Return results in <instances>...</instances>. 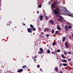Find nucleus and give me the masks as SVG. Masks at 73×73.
<instances>
[{"label": "nucleus", "instance_id": "1", "mask_svg": "<svg viewBox=\"0 0 73 73\" xmlns=\"http://www.w3.org/2000/svg\"><path fill=\"white\" fill-rule=\"evenodd\" d=\"M54 13L55 15V16H57V14L60 15V12H59V10L57 9H55L54 10Z\"/></svg>", "mask_w": 73, "mask_h": 73}, {"label": "nucleus", "instance_id": "2", "mask_svg": "<svg viewBox=\"0 0 73 73\" xmlns=\"http://www.w3.org/2000/svg\"><path fill=\"white\" fill-rule=\"evenodd\" d=\"M27 30L29 33H32V29L31 28H27Z\"/></svg>", "mask_w": 73, "mask_h": 73}, {"label": "nucleus", "instance_id": "3", "mask_svg": "<svg viewBox=\"0 0 73 73\" xmlns=\"http://www.w3.org/2000/svg\"><path fill=\"white\" fill-rule=\"evenodd\" d=\"M30 26L32 28V30H33V31H36V29L34 28V26H33V25H30Z\"/></svg>", "mask_w": 73, "mask_h": 73}, {"label": "nucleus", "instance_id": "4", "mask_svg": "<svg viewBox=\"0 0 73 73\" xmlns=\"http://www.w3.org/2000/svg\"><path fill=\"white\" fill-rule=\"evenodd\" d=\"M44 31L45 32H46V31L48 32L49 31V29L48 28H46L44 29Z\"/></svg>", "mask_w": 73, "mask_h": 73}, {"label": "nucleus", "instance_id": "5", "mask_svg": "<svg viewBox=\"0 0 73 73\" xmlns=\"http://www.w3.org/2000/svg\"><path fill=\"white\" fill-rule=\"evenodd\" d=\"M65 46H66V48H68L69 46V44H68V43L67 42H65L64 44Z\"/></svg>", "mask_w": 73, "mask_h": 73}, {"label": "nucleus", "instance_id": "6", "mask_svg": "<svg viewBox=\"0 0 73 73\" xmlns=\"http://www.w3.org/2000/svg\"><path fill=\"white\" fill-rule=\"evenodd\" d=\"M23 71V69H19L17 70L18 72H19V73H21Z\"/></svg>", "mask_w": 73, "mask_h": 73}, {"label": "nucleus", "instance_id": "7", "mask_svg": "<svg viewBox=\"0 0 73 73\" xmlns=\"http://www.w3.org/2000/svg\"><path fill=\"white\" fill-rule=\"evenodd\" d=\"M50 23L51 24H53L54 22H53V21L51 19L49 20V21Z\"/></svg>", "mask_w": 73, "mask_h": 73}, {"label": "nucleus", "instance_id": "8", "mask_svg": "<svg viewBox=\"0 0 73 73\" xmlns=\"http://www.w3.org/2000/svg\"><path fill=\"white\" fill-rule=\"evenodd\" d=\"M65 29L66 31H69V29H68V26H65Z\"/></svg>", "mask_w": 73, "mask_h": 73}, {"label": "nucleus", "instance_id": "9", "mask_svg": "<svg viewBox=\"0 0 73 73\" xmlns=\"http://www.w3.org/2000/svg\"><path fill=\"white\" fill-rule=\"evenodd\" d=\"M12 23V21H8V23H7V25L8 26V25H10V24Z\"/></svg>", "mask_w": 73, "mask_h": 73}, {"label": "nucleus", "instance_id": "10", "mask_svg": "<svg viewBox=\"0 0 73 73\" xmlns=\"http://www.w3.org/2000/svg\"><path fill=\"white\" fill-rule=\"evenodd\" d=\"M56 72H58V67L57 66L55 67L54 68Z\"/></svg>", "mask_w": 73, "mask_h": 73}, {"label": "nucleus", "instance_id": "11", "mask_svg": "<svg viewBox=\"0 0 73 73\" xmlns=\"http://www.w3.org/2000/svg\"><path fill=\"white\" fill-rule=\"evenodd\" d=\"M44 17V16H43V15L41 16V15H40V20H41V21H42V19H43V18H42V17Z\"/></svg>", "mask_w": 73, "mask_h": 73}, {"label": "nucleus", "instance_id": "12", "mask_svg": "<svg viewBox=\"0 0 73 73\" xmlns=\"http://www.w3.org/2000/svg\"><path fill=\"white\" fill-rule=\"evenodd\" d=\"M54 4H55V3H52V5H51V9H53V8H54Z\"/></svg>", "mask_w": 73, "mask_h": 73}, {"label": "nucleus", "instance_id": "13", "mask_svg": "<svg viewBox=\"0 0 73 73\" xmlns=\"http://www.w3.org/2000/svg\"><path fill=\"white\" fill-rule=\"evenodd\" d=\"M68 15L69 16H70V17H73V14H71L68 13Z\"/></svg>", "mask_w": 73, "mask_h": 73}, {"label": "nucleus", "instance_id": "14", "mask_svg": "<svg viewBox=\"0 0 73 73\" xmlns=\"http://www.w3.org/2000/svg\"><path fill=\"white\" fill-rule=\"evenodd\" d=\"M57 29L59 31H61V28H60V27L58 25H57Z\"/></svg>", "mask_w": 73, "mask_h": 73}, {"label": "nucleus", "instance_id": "15", "mask_svg": "<svg viewBox=\"0 0 73 73\" xmlns=\"http://www.w3.org/2000/svg\"><path fill=\"white\" fill-rule=\"evenodd\" d=\"M65 40H66V37H64L63 38V39L62 40V41H63V42H64V41H65Z\"/></svg>", "mask_w": 73, "mask_h": 73}, {"label": "nucleus", "instance_id": "16", "mask_svg": "<svg viewBox=\"0 0 73 73\" xmlns=\"http://www.w3.org/2000/svg\"><path fill=\"white\" fill-rule=\"evenodd\" d=\"M61 56L63 58H64V59L66 58V57H65V56H64V55L62 54L61 55Z\"/></svg>", "mask_w": 73, "mask_h": 73}, {"label": "nucleus", "instance_id": "17", "mask_svg": "<svg viewBox=\"0 0 73 73\" xmlns=\"http://www.w3.org/2000/svg\"><path fill=\"white\" fill-rule=\"evenodd\" d=\"M39 50L40 52H43V49H42V48H40L39 49Z\"/></svg>", "mask_w": 73, "mask_h": 73}, {"label": "nucleus", "instance_id": "18", "mask_svg": "<svg viewBox=\"0 0 73 73\" xmlns=\"http://www.w3.org/2000/svg\"><path fill=\"white\" fill-rule=\"evenodd\" d=\"M63 65L64 66H68V64L66 63H63Z\"/></svg>", "mask_w": 73, "mask_h": 73}, {"label": "nucleus", "instance_id": "19", "mask_svg": "<svg viewBox=\"0 0 73 73\" xmlns=\"http://www.w3.org/2000/svg\"><path fill=\"white\" fill-rule=\"evenodd\" d=\"M50 50H49V49H48L47 50V53H48V54L50 53Z\"/></svg>", "mask_w": 73, "mask_h": 73}, {"label": "nucleus", "instance_id": "20", "mask_svg": "<svg viewBox=\"0 0 73 73\" xmlns=\"http://www.w3.org/2000/svg\"><path fill=\"white\" fill-rule=\"evenodd\" d=\"M51 32L52 34H53V33H54V29H52Z\"/></svg>", "mask_w": 73, "mask_h": 73}, {"label": "nucleus", "instance_id": "21", "mask_svg": "<svg viewBox=\"0 0 73 73\" xmlns=\"http://www.w3.org/2000/svg\"><path fill=\"white\" fill-rule=\"evenodd\" d=\"M42 53H43L41 51H39L38 52V54H42Z\"/></svg>", "mask_w": 73, "mask_h": 73}, {"label": "nucleus", "instance_id": "22", "mask_svg": "<svg viewBox=\"0 0 73 73\" xmlns=\"http://www.w3.org/2000/svg\"><path fill=\"white\" fill-rule=\"evenodd\" d=\"M58 20L60 21V22H61V23L62 22V19H58Z\"/></svg>", "mask_w": 73, "mask_h": 73}, {"label": "nucleus", "instance_id": "23", "mask_svg": "<svg viewBox=\"0 0 73 73\" xmlns=\"http://www.w3.org/2000/svg\"><path fill=\"white\" fill-rule=\"evenodd\" d=\"M22 68H27V65H25L24 66L22 67Z\"/></svg>", "mask_w": 73, "mask_h": 73}, {"label": "nucleus", "instance_id": "24", "mask_svg": "<svg viewBox=\"0 0 73 73\" xmlns=\"http://www.w3.org/2000/svg\"><path fill=\"white\" fill-rule=\"evenodd\" d=\"M71 28H72V26H68V28L69 29H71Z\"/></svg>", "mask_w": 73, "mask_h": 73}, {"label": "nucleus", "instance_id": "25", "mask_svg": "<svg viewBox=\"0 0 73 73\" xmlns=\"http://www.w3.org/2000/svg\"><path fill=\"white\" fill-rule=\"evenodd\" d=\"M59 32V31H56L55 32V34H57Z\"/></svg>", "mask_w": 73, "mask_h": 73}, {"label": "nucleus", "instance_id": "26", "mask_svg": "<svg viewBox=\"0 0 73 73\" xmlns=\"http://www.w3.org/2000/svg\"><path fill=\"white\" fill-rule=\"evenodd\" d=\"M46 37H49V36H50V35H49L47 34L46 35Z\"/></svg>", "mask_w": 73, "mask_h": 73}, {"label": "nucleus", "instance_id": "27", "mask_svg": "<svg viewBox=\"0 0 73 73\" xmlns=\"http://www.w3.org/2000/svg\"><path fill=\"white\" fill-rule=\"evenodd\" d=\"M42 7V5H39L38 6V7L40 8H41Z\"/></svg>", "mask_w": 73, "mask_h": 73}, {"label": "nucleus", "instance_id": "28", "mask_svg": "<svg viewBox=\"0 0 73 73\" xmlns=\"http://www.w3.org/2000/svg\"><path fill=\"white\" fill-rule=\"evenodd\" d=\"M68 61H71V60H72V58H70V59L68 58Z\"/></svg>", "mask_w": 73, "mask_h": 73}, {"label": "nucleus", "instance_id": "29", "mask_svg": "<svg viewBox=\"0 0 73 73\" xmlns=\"http://www.w3.org/2000/svg\"><path fill=\"white\" fill-rule=\"evenodd\" d=\"M52 44H53V45H54V46L56 45V43H55V42H53L52 43Z\"/></svg>", "mask_w": 73, "mask_h": 73}, {"label": "nucleus", "instance_id": "30", "mask_svg": "<svg viewBox=\"0 0 73 73\" xmlns=\"http://www.w3.org/2000/svg\"><path fill=\"white\" fill-rule=\"evenodd\" d=\"M64 62H67V60H66L64 59Z\"/></svg>", "mask_w": 73, "mask_h": 73}, {"label": "nucleus", "instance_id": "31", "mask_svg": "<svg viewBox=\"0 0 73 73\" xmlns=\"http://www.w3.org/2000/svg\"><path fill=\"white\" fill-rule=\"evenodd\" d=\"M51 53L52 54H55V52L52 51Z\"/></svg>", "mask_w": 73, "mask_h": 73}, {"label": "nucleus", "instance_id": "32", "mask_svg": "<svg viewBox=\"0 0 73 73\" xmlns=\"http://www.w3.org/2000/svg\"><path fill=\"white\" fill-rule=\"evenodd\" d=\"M60 49H58L57 50L58 52H60Z\"/></svg>", "mask_w": 73, "mask_h": 73}, {"label": "nucleus", "instance_id": "33", "mask_svg": "<svg viewBox=\"0 0 73 73\" xmlns=\"http://www.w3.org/2000/svg\"><path fill=\"white\" fill-rule=\"evenodd\" d=\"M64 54H65V55H66V54H66V52L65 51L64 52Z\"/></svg>", "mask_w": 73, "mask_h": 73}, {"label": "nucleus", "instance_id": "34", "mask_svg": "<svg viewBox=\"0 0 73 73\" xmlns=\"http://www.w3.org/2000/svg\"><path fill=\"white\" fill-rule=\"evenodd\" d=\"M68 54H72V53H71V52H69L68 53Z\"/></svg>", "mask_w": 73, "mask_h": 73}, {"label": "nucleus", "instance_id": "35", "mask_svg": "<svg viewBox=\"0 0 73 73\" xmlns=\"http://www.w3.org/2000/svg\"><path fill=\"white\" fill-rule=\"evenodd\" d=\"M37 67L38 68H39L40 67V65H38L37 66Z\"/></svg>", "mask_w": 73, "mask_h": 73}, {"label": "nucleus", "instance_id": "36", "mask_svg": "<svg viewBox=\"0 0 73 73\" xmlns=\"http://www.w3.org/2000/svg\"><path fill=\"white\" fill-rule=\"evenodd\" d=\"M40 37H42V38H44V36H43L41 35H40Z\"/></svg>", "mask_w": 73, "mask_h": 73}, {"label": "nucleus", "instance_id": "37", "mask_svg": "<svg viewBox=\"0 0 73 73\" xmlns=\"http://www.w3.org/2000/svg\"><path fill=\"white\" fill-rule=\"evenodd\" d=\"M61 62H64V59H62L61 60Z\"/></svg>", "mask_w": 73, "mask_h": 73}, {"label": "nucleus", "instance_id": "38", "mask_svg": "<svg viewBox=\"0 0 73 73\" xmlns=\"http://www.w3.org/2000/svg\"><path fill=\"white\" fill-rule=\"evenodd\" d=\"M62 64H60L59 65V67H61V66H62Z\"/></svg>", "mask_w": 73, "mask_h": 73}, {"label": "nucleus", "instance_id": "39", "mask_svg": "<svg viewBox=\"0 0 73 73\" xmlns=\"http://www.w3.org/2000/svg\"><path fill=\"white\" fill-rule=\"evenodd\" d=\"M40 34L41 35H43L44 34V33H43V32H41L40 33Z\"/></svg>", "mask_w": 73, "mask_h": 73}, {"label": "nucleus", "instance_id": "40", "mask_svg": "<svg viewBox=\"0 0 73 73\" xmlns=\"http://www.w3.org/2000/svg\"><path fill=\"white\" fill-rule=\"evenodd\" d=\"M61 19H62L63 20H64V19L63 18H62V17H61Z\"/></svg>", "mask_w": 73, "mask_h": 73}, {"label": "nucleus", "instance_id": "41", "mask_svg": "<svg viewBox=\"0 0 73 73\" xmlns=\"http://www.w3.org/2000/svg\"><path fill=\"white\" fill-rule=\"evenodd\" d=\"M40 70H41V72H43V71L42 70V69L40 68Z\"/></svg>", "mask_w": 73, "mask_h": 73}, {"label": "nucleus", "instance_id": "42", "mask_svg": "<svg viewBox=\"0 0 73 73\" xmlns=\"http://www.w3.org/2000/svg\"><path fill=\"white\" fill-rule=\"evenodd\" d=\"M46 18L47 19H48V17H47V16H46Z\"/></svg>", "mask_w": 73, "mask_h": 73}, {"label": "nucleus", "instance_id": "43", "mask_svg": "<svg viewBox=\"0 0 73 73\" xmlns=\"http://www.w3.org/2000/svg\"><path fill=\"white\" fill-rule=\"evenodd\" d=\"M60 73H64L62 71H61Z\"/></svg>", "mask_w": 73, "mask_h": 73}, {"label": "nucleus", "instance_id": "44", "mask_svg": "<svg viewBox=\"0 0 73 73\" xmlns=\"http://www.w3.org/2000/svg\"><path fill=\"white\" fill-rule=\"evenodd\" d=\"M65 10H66V11H67V12H68V10H67V9H66Z\"/></svg>", "mask_w": 73, "mask_h": 73}, {"label": "nucleus", "instance_id": "45", "mask_svg": "<svg viewBox=\"0 0 73 73\" xmlns=\"http://www.w3.org/2000/svg\"><path fill=\"white\" fill-rule=\"evenodd\" d=\"M37 13H39V11H38L37 12Z\"/></svg>", "mask_w": 73, "mask_h": 73}, {"label": "nucleus", "instance_id": "46", "mask_svg": "<svg viewBox=\"0 0 73 73\" xmlns=\"http://www.w3.org/2000/svg\"><path fill=\"white\" fill-rule=\"evenodd\" d=\"M50 4V1H49L48 3V4Z\"/></svg>", "mask_w": 73, "mask_h": 73}, {"label": "nucleus", "instance_id": "47", "mask_svg": "<svg viewBox=\"0 0 73 73\" xmlns=\"http://www.w3.org/2000/svg\"><path fill=\"white\" fill-rule=\"evenodd\" d=\"M32 58H33V59H34L35 58H34V57H32Z\"/></svg>", "mask_w": 73, "mask_h": 73}, {"label": "nucleus", "instance_id": "48", "mask_svg": "<svg viewBox=\"0 0 73 73\" xmlns=\"http://www.w3.org/2000/svg\"><path fill=\"white\" fill-rule=\"evenodd\" d=\"M34 61H36V59H34Z\"/></svg>", "mask_w": 73, "mask_h": 73}, {"label": "nucleus", "instance_id": "49", "mask_svg": "<svg viewBox=\"0 0 73 73\" xmlns=\"http://www.w3.org/2000/svg\"><path fill=\"white\" fill-rule=\"evenodd\" d=\"M43 12L44 13H45V11H44V10H43Z\"/></svg>", "mask_w": 73, "mask_h": 73}, {"label": "nucleus", "instance_id": "50", "mask_svg": "<svg viewBox=\"0 0 73 73\" xmlns=\"http://www.w3.org/2000/svg\"><path fill=\"white\" fill-rule=\"evenodd\" d=\"M23 25H25V24H24V23L23 24Z\"/></svg>", "mask_w": 73, "mask_h": 73}, {"label": "nucleus", "instance_id": "51", "mask_svg": "<svg viewBox=\"0 0 73 73\" xmlns=\"http://www.w3.org/2000/svg\"><path fill=\"white\" fill-rule=\"evenodd\" d=\"M55 53H57V51H55Z\"/></svg>", "mask_w": 73, "mask_h": 73}, {"label": "nucleus", "instance_id": "52", "mask_svg": "<svg viewBox=\"0 0 73 73\" xmlns=\"http://www.w3.org/2000/svg\"><path fill=\"white\" fill-rule=\"evenodd\" d=\"M72 37H73V34H72Z\"/></svg>", "mask_w": 73, "mask_h": 73}, {"label": "nucleus", "instance_id": "53", "mask_svg": "<svg viewBox=\"0 0 73 73\" xmlns=\"http://www.w3.org/2000/svg\"><path fill=\"white\" fill-rule=\"evenodd\" d=\"M33 34V35H35V33H34Z\"/></svg>", "mask_w": 73, "mask_h": 73}, {"label": "nucleus", "instance_id": "54", "mask_svg": "<svg viewBox=\"0 0 73 73\" xmlns=\"http://www.w3.org/2000/svg\"><path fill=\"white\" fill-rule=\"evenodd\" d=\"M67 24H69V23H67Z\"/></svg>", "mask_w": 73, "mask_h": 73}, {"label": "nucleus", "instance_id": "55", "mask_svg": "<svg viewBox=\"0 0 73 73\" xmlns=\"http://www.w3.org/2000/svg\"><path fill=\"white\" fill-rule=\"evenodd\" d=\"M58 43L59 42H60L59 41V40L58 41Z\"/></svg>", "mask_w": 73, "mask_h": 73}, {"label": "nucleus", "instance_id": "56", "mask_svg": "<svg viewBox=\"0 0 73 73\" xmlns=\"http://www.w3.org/2000/svg\"><path fill=\"white\" fill-rule=\"evenodd\" d=\"M47 46H48V44H47Z\"/></svg>", "mask_w": 73, "mask_h": 73}, {"label": "nucleus", "instance_id": "57", "mask_svg": "<svg viewBox=\"0 0 73 73\" xmlns=\"http://www.w3.org/2000/svg\"><path fill=\"white\" fill-rule=\"evenodd\" d=\"M59 44H61V42H60V43L59 42Z\"/></svg>", "mask_w": 73, "mask_h": 73}, {"label": "nucleus", "instance_id": "58", "mask_svg": "<svg viewBox=\"0 0 73 73\" xmlns=\"http://www.w3.org/2000/svg\"><path fill=\"white\" fill-rule=\"evenodd\" d=\"M51 50H53V49L51 48Z\"/></svg>", "mask_w": 73, "mask_h": 73}, {"label": "nucleus", "instance_id": "59", "mask_svg": "<svg viewBox=\"0 0 73 73\" xmlns=\"http://www.w3.org/2000/svg\"><path fill=\"white\" fill-rule=\"evenodd\" d=\"M48 42V41H47L46 42Z\"/></svg>", "mask_w": 73, "mask_h": 73}, {"label": "nucleus", "instance_id": "60", "mask_svg": "<svg viewBox=\"0 0 73 73\" xmlns=\"http://www.w3.org/2000/svg\"><path fill=\"white\" fill-rule=\"evenodd\" d=\"M62 69H64V68H62Z\"/></svg>", "mask_w": 73, "mask_h": 73}, {"label": "nucleus", "instance_id": "61", "mask_svg": "<svg viewBox=\"0 0 73 73\" xmlns=\"http://www.w3.org/2000/svg\"><path fill=\"white\" fill-rule=\"evenodd\" d=\"M13 31H14V29H13Z\"/></svg>", "mask_w": 73, "mask_h": 73}, {"label": "nucleus", "instance_id": "62", "mask_svg": "<svg viewBox=\"0 0 73 73\" xmlns=\"http://www.w3.org/2000/svg\"><path fill=\"white\" fill-rule=\"evenodd\" d=\"M58 16L59 17H60V15H58Z\"/></svg>", "mask_w": 73, "mask_h": 73}, {"label": "nucleus", "instance_id": "63", "mask_svg": "<svg viewBox=\"0 0 73 73\" xmlns=\"http://www.w3.org/2000/svg\"><path fill=\"white\" fill-rule=\"evenodd\" d=\"M28 68V67H27V69Z\"/></svg>", "mask_w": 73, "mask_h": 73}, {"label": "nucleus", "instance_id": "64", "mask_svg": "<svg viewBox=\"0 0 73 73\" xmlns=\"http://www.w3.org/2000/svg\"><path fill=\"white\" fill-rule=\"evenodd\" d=\"M56 50V49H55V50Z\"/></svg>", "mask_w": 73, "mask_h": 73}]
</instances>
